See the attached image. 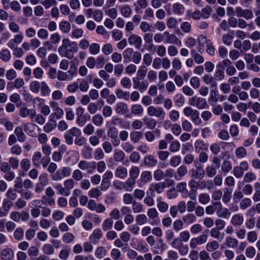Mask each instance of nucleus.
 Segmentation results:
<instances>
[{"mask_svg": "<svg viewBox=\"0 0 260 260\" xmlns=\"http://www.w3.org/2000/svg\"><path fill=\"white\" fill-rule=\"evenodd\" d=\"M147 72V68L145 66H141L139 67L136 77H139L141 78L142 80H144Z\"/></svg>", "mask_w": 260, "mask_h": 260, "instance_id": "obj_52", "label": "nucleus"}, {"mask_svg": "<svg viewBox=\"0 0 260 260\" xmlns=\"http://www.w3.org/2000/svg\"><path fill=\"white\" fill-rule=\"evenodd\" d=\"M190 53L192 57L193 58L194 61L197 63L200 64L204 62V59L203 57L199 53H197L195 50H191Z\"/></svg>", "mask_w": 260, "mask_h": 260, "instance_id": "obj_43", "label": "nucleus"}, {"mask_svg": "<svg viewBox=\"0 0 260 260\" xmlns=\"http://www.w3.org/2000/svg\"><path fill=\"white\" fill-rule=\"evenodd\" d=\"M109 125L110 126V130L117 128H128L129 127V123L128 122L123 121L120 118L115 117L112 118Z\"/></svg>", "mask_w": 260, "mask_h": 260, "instance_id": "obj_7", "label": "nucleus"}, {"mask_svg": "<svg viewBox=\"0 0 260 260\" xmlns=\"http://www.w3.org/2000/svg\"><path fill=\"white\" fill-rule=\"evenodd\" d=\"M116 95L119 99L128 101L129 99L130 93L129 91H124L122 89H118L116 91Z\"/></svg>", "mask_w": 260, "mask_h": 260, "instance_id": "obj_27", "label": "nucleus"}, {"mask_svg": "<svg viewBox=\"0 0 260 260\" xmlns=\"http://www.w3.org/2000/svg\"><path fill=\"white\" fill-rule=\"evenodd\" d=\"M143 111V108L140 104L133 105L131 107V112L135 115H141Z\"/></svg>", "mask_w": 260, "mask_h": 260, "instance_id": "obj_47", "label": "nucleus"}, {"mask_svg": "<svg viewBox=\"0 0 260 260\" xmlns=\"http://www.w3.org/2000/svg\"><path fill=\"white\" fill-rule=\"evenodd\" d=\"M214 206H217V215L219 217H222L225 219H228L231 215L230 210L225 208L222 207V204L219 202L214 203Z\"/></svg>", "mask_w": 260, "mask_h": 260, "instance_id": "obj_10", "label": "nucleus"}, {"mask_svg": "<svg viewBox=\"0 0 260 260\" xmlns=\"http://www.w3.org/2000/svg\"><path fill=\"white\" fill-rule=\"evenodd\" d=\"M185 11V8L183 5L176 3L172 5V12L177 15H181L184 14Z\"/></svg>", "mask_w": 260, "mask_h": 260, "instance_id": "obj_20", "label": "nucleus"}, {"mask_svg": "<svg viewBox=\"0 0 260 260\" xmlns=\"http://www.w3.org/2000/svg\"><path fill=\"white\" fill-rule=\"evenodd\" d=\"M219 100V94L218 91L215 89H212L210 92V98L209 101L210 102L217 103Z\"/></svg>", "mask_w": 260, "mask_h": 260, "instance_id": "obj_58", "label": "nucleus"}, {"mask_svg": "<svg viewBox=\"0 0 260 260\" xmlns=\"http://www.w3.org/2000/svg\"><path fill=\"white\" fill-rule=\"evenodd\" d=\"M42 250L43 252L47 255H51L54 252V248L50 244H45L44 245Z\"/></svg>", "mask_w": 260, "mask_h": 260, "instance_id": "obj_59", "label": "nucleus"}, {"mask_svg": "<svg viewBox=\"0 0 260 260\" xmlns=\"http://www.w3.org/2000/svg\"><path fill=\"white\" fill-rule=\"evenodd\" d=\"M163 36L166 38L165 41L166 43L181 45V41L174 34H170L169 31H165L163 33Z\"/></svg>", "mask_w": 260, "mask_h": 260, "instance_id": "obj_9", "label": "nucleus"}, {"mask_svg": "<svg viewBox=\"0 0 260 260\" xmlns=\"http://www.w3.org/2000/svg\"><path fill=\"white\" fill-rule=\"evenodd\" d=\"M177 20L175 17H171L167 20V26L169 29L176 28L177 26Z\"/></svg>", "mask_w": 260, "mask_h": 260, "instance_id": "obj_48", "label": "nucleus"}, {"mask_svg": "<svg viewBox=\"0 0 260 260\" xmlns=\"http://www.w3.org/2000/svg\"><path fill=\"white\" fill-rule=\"evenodd\" d=\"M187 173V167L184 165L180 166L177 170L176 175H174V178L176 180H180Z\"/></svg>", "mask_w": 260, "mask_h": 260, "instance_id": "obj_19", "label": "nucleus"}, {"mask_svg": "<svg viewBox=\"0 0 260 260\" xmlns=\"http://www.w3.org/2000/svg\"><path fill=\"white\" fill-rule=\"evenodd\" d=\"M41 94L43 96H47L49 95L51 90L47 83L45 81L41 82L40 87Z\"/></svg>", "mask_w": 260, "mask_h": 260, "instance_id": "obj_29", "label": "nucleus"}, {"mask_svg": "<svg viewBox=\"0 0 260 260\" xmlns=\"http://www.w3.org/2000/svg\"><path fill=\"white\" fill-rule=\"evenodd\" d=\"M136 184V180L132 178H128L124 182V186H125V190L127 191H131Z\"/></svg>", "mask_w": 260, "mask_h": 260, "instance_id": "obj_38", "label": "nucleus"}, {"mask_svg": "<svg viewBox=\"0 0 260 260\" xmlns=\"http://www.w3.org/2000/svg\"><path fill=\"white\" fill-rule=\"evenodd\" d=\"M19 114L23 118L29 116L31 118H34L36 115V111L34 109H30L26 107H22L20 109Z\"/></svg>", "mask_w": 260, "mask_h": 260, "instance_id": "obj_17", "label": "nucleus"}, {"mask_svg": "<svg viewBox=\"0 0 260 260\" xmlns=\"http://www.w3.org/2000/svg\"><path fill=\"white\" fill-rule=\"evenodd\" d=\"M147 215L150 219V224L152 225H157L159 223V220L157 219L158 216V213L157 210L154 208H150L147 212Z\"/></svg>", "mask_w": 260, "mask_h": 260, "instance_id": "obj_12", "label": "nucleus"}, {"mask_svg": "<svg viewBox=\"0 0 260 260\" xmlns=\"http://www.w3.org/2000/svg\"><path fill=\"white\" fill-rule=\"evenodd\" d=\"M89 53L92 55H96L100 51V45L98 43H92L89 47Z\"/></svg>", "mask_w": 260, "mask_h": 260, "instance_id": "obj_50", "label": "nucleus"}, {"mask_svg": "<svg viewBox=\"0 0 260 260\" xmlns=\"http://www.w3.org/2000/svg\"><path fill=\"white\" fill-rule=\"evenodd\" d=\"M212 11V8L209 6L206 7L202 9L201 11L202 18L203 19L209 18L211 15Z\"/></svg>", "mask_w": 260, "mask_h": 260, "instance_id": "obj_51", "label": "nucleus"}, {"mask_svg": "<svg viewBox=\"0 0 260 260\" xmlns=\"http://www.w3.org/2000/svg\"><path fill=\"white\" fill-rule=\"evenodd\" d=\"M125 158V154L121 150H115L113 154V159L115 161L123 162Z\"/></svg>", "mask_w": 260, "mask_h": 260, "instance_id": "obj_31", "label": "nucleus"}, {"mask_svg": "<svg viewBox=\"0 0 260 260\" xmlns=\"http://www.w3.org/2000/svg\"><path fill=\"white\" fill-rule=\"evenodd\" d=\"M71 169L69 167H64L61 170H58L56 173L52 176V178L53 180L59 181L63 177H68L71 175Z\"/></svg>", "mask_w": 260, "mask_h": 260, "instance_id": "obj_8", "label": "nucleus"}, {"mask_svg": "<svg viewBox=\"0 0 260 260\" xmlns=\"http://www.w3.org/2000/svg\"><path fill=\"white\" fill-rule=\"evenodd\" d=\"M113 220L111 218L106 219L102 223V229L104 231L110 230L112 228Z\"/></svg>", "mask_w": 260, "mask_h": 260, "instance_id": "obj_41", "label": "nucleus"}, {"mask_svg": "<svg viewBox=\"0 0 260 260\" xmlns=\"http://www.w3.org/2000/svg\"><path fill=\"white\" fill-rule=\"evenodd\" d=\"M78 167L82 170H88L89 173H91L95 168V162H88L86 160H81L78 164Z\"/></svg>", "mask_w": 260, "mask_h": 260, "instance_id": "obj_14", "label": "nucleus"}, {"mask_svg": "<svg viewBox=\"0 0 260 260\" xmlns=\"http://www.w3.org/2000/svg\"><path fill=\"white\" fill-rule=\"evenodd\" d=\"M41 82L40 83L38 81H32L29 86L30 90L35 93H38L39 92Z\"/></svg>", "mask_w": 260, "mask_h": 260, "instance_id": "obj_46", "label": "nucleus"}, {"mask_svg": "<svg viewBox=\"0 0 260 260\" xmlns=\"http://www.w3.org/2000/svg\"><path fill=\"white\" fill-rule=\"evenodd\" d=\"M1 256L3 260H11L14 256V252L12 249L6 248L2 251Z\"/></svg>", "mask_w": 260, "mask_h": 260, "instance_id": "obj_25", "label": "nucleus"}, {"mask_svg": "<svg viewBox=\"0 0 260 260\" xmlns=\"http://www.w3.org/2000/svg\"><path fill=\"white\" fill-rule=\"evenodd\" d=\"M224 68L222 65L216 66V70L214 73V78L216 80L221 81L224 78Z\"/></svg>", "mask_w": 260, "mask_h": 260, "instance_id": "obj_18", "label": "nucleus"}, {"mask_svg": "<svg viewBox=\"0 0 260 260\" xmlns=\"http://www.w3.org/2000/svg\"><path fill=\"white\" fill-rule=\"evenodd\" d=\"M80 135V131H69L64 135V138L67 144L71 145L73 143V137H77Z\"/></svg>", "mask_w": 260, "mask_h": 260, "instance_id": "obj_21", "label": "nucleus"}, {"mask_svg": "<svg viewBox=\"0 0 260 260\" xmlns=\"http://www.w3.org/2000/svg\"><path fill=\"white\" fill-rule=\"evenodd\" d=\"M70 248L67 247L65 249H62L59 253V257L63 260H66L68 258L70 253Z\"/></svg>", "mask_w": 260, "mask_h": 260, "instance_id": "obj_63", "label": "nucleus"}, {"mask_svg": "<svg viewBox=\"0 0 260 260\" xmlns=\"http://www.w3.org/2000/svg\"><path fill=\"white\" fill-rule=\"evenodd\" d=\"M115 111L119 114H124L128 111L127 106L124 103H118L116 105Z\"/></svg>", "mask_w": 260, "mask_h": 260, "instance_id": "obj_28", "label": "nucleus"}, {"mask_svg": "<svg viewBox=\"0 0 260 260\" xmlns=\"http://www.w3.org/2000/svg\"><path fill=\"white\" fill-rule=\"evenodd\" d=\"M120 11L122 15L124 17H129L132 15V10L127 5L123 6L121 8Z\"/></svg>", "mask_w": 260, "mask_h": 260, "instance_id": "obj_49", "label": "nucleus"}, {"mask_svg": "<svg viewBox=\"0 0 260 260\" xmlns=\"http://www.w3.org/2000/svg\"><path fill=\"white\" fill-rule=\"evenodd\" d=\"M140 172V169L138 167L133 166L129 172L130 178L136 180L139 176Z\"/></svg>", "mask_w": 260, "mask_h": 260, "instance_id": "obj_61", "label": "nucleus"}, {"mask_svg": "<svg viewBox=\"0 0 260 260\" xmlns=\"http://www.w3.org/2000/svg\"><path fill=\"white\" fill-rule=\"evenodd\" d=\"M160 135L159 131H148L146 134V138L148 141H152L155 137H159Z\"/></svg>", "mask_w": 260, "mask_h": 260, "instance_id": "obj_53", "label": "nucleus"}, {"mask_svg": "<svg viewBox=\"0 0 260 260\" xmlns=\"http://www.w3.org/2000/svg\"><path fill=\"white\" fill-rule=\"evenodd\" d=\"M128 43L130 45H134L137 49H139L142 43V39L141 37L135 34H132L128 39Z\"/></svg>", "mask_w": 260, "mask_h": 260, "instance_id": "obj_15", "label": "nucleus"}, {"mask_svg": "<svg viewBox=\"0 0 260 260\" xmlns=\"http://www.w3.org/2000/svg\"><path fill=\"white\" fill-rule=\"evenodd\" d=\"M24 236V230L22 228H18L14 233V238L18 241L22 240Z\"/></svg>", "mask_w": 260, "mask_h": 260, "instance_id": "obj_62", "label": "nucleus"}, {"mask_svg": "<svg viewBox=\"0 0 260 260\" xmlns=\"http://www.w3.org/2000/svg\"><path fill=\"white\" fill-rule=\"evenodd\" d=\"M252 204V201L249 198L243 199L240 202V207L242 210H245L250 207Z\"/></svg>", "mask_w": 260, "mask_h": 260, "instance_id": "obj_56", "label": "nucleus"}, {"mask_svg": "<svg viewBox=\"0 0 260 260\" xmlns=\"http://www.w3.org/2000/svg\"><path fill=\"white\" fill-rule=\"evenodd\" d=\"M23 182L22 179L20 177H17L15 181V185L14 186L15 191L20 193L23 190Z\"/></svg>", "mask_w": 260, "mask_h": 260, "instance_id": "obj_40", "label": "nucleus"}, {"mask_svg": "<svg viewBox=\"0 0 260 260\" xmlns=\"http://www.w3.org/2000/svg\"><path fill=\"white\" fill-rule=\"evenodd\" d=\"M198 162H194V165L196 167V169H192L190 171V176L191 178L194 179H201L204 177L205 175V172L204 169L201 166H197Z\"/></svg>", "mask_w": 260, "mask_h": 260, "instance_id": "obj_13", "label": "nucleus"}, {"mask_svg": "<svg viewBox=\"0 0 260 260\" xmlns=\"http://www.w3.org/2000/svg\"><path fill=\"white\" fill-rule=\"evenodd\" d=\"M208 236V234H202L192 238L189 242L190 248L194 249L197 248L198 245L205 243L207 241Z\"/></svg>", "mask_w": 260, "mask_h": 260, "instance_id": "obj_6", "label": "nucleus"}, {"mask_svg": "<svg viewBox=\"0 0 260 260\" xmlns=\"http://www.w3.org/2000/svg\"><path fill=\"white\" fill-rule=\"evenodd\" d=\"M133 87L142 92L147 90L149 84L146 80H142L139 77H134L132 79Z\"/></svg>", "mask_w": 260, "mask_h": 260, "instance_id": "obj_5", "label": "nucleus"}, {"mask_svg": "<svg viewBox=\"0 0 260 260\" xmlns=\"http://www.w3.org/2000/svg\"><path fill=\"white\" fill-rule=\"evenodd\" d=\"M148 114L150 116H155L160 119H163L166 116V113L164 109L160 107L150 106L147 108Z\"/></svg>", "mask_w": 260, "mask_h": 260, "instance_id": "obj_4", "label": "nucleus"}, {"mask_svg": "<svg viewBox=\"0 0 260 260\" xmlns=\"http://www.w3.org/2000/svg\"><path fill=\"white\" fill-rule=\"evenodd\" d=\"M140 28L143 32H150L152 31V26L146 21H142L140 25Z\"/></svg>", "mask_w": 260, "mask_h": 260, "instance_id": "obj_44", "label": "nucleus"}, {"mask_svg": "<svg viewBox=\"0 0 260 260\" xmlns=\"http://www.w3.org/2000/svg\"><path fill=\"white\" fill-rule=\"evenodd\" d=\"M182 219L183 222L185 224H189L193 222L196 220V217L194 214L189 213L184 215Z\"/></svg>", "mask_w": 260, "mask_h": 260, "instance_id": "obj_54", "label": "nucleus"}, {"mask_svg": "<svg viewBox=\"0 0 260 260\" xmlns=\"http://www.w3.org/2000/svg\"><path fill=\"white\" fill-rule=\"evenodd\" d=\"M60 30L64 34L68 33L71 28V24L67 21H62L59 24Z\"/></svg>", "mask_w": 260, "mask_h": 260, "instance_id": "obj_33", "label": "nucleus"}, {"mask_svg": "<svg viewBox=\"0 0 260 260\" xmlns=\"http://www.w3.org/2000/svg\"><path fill=\"white\" fill-rule=\"evenodd\" d=\"M42 154L40 152H35L32 157V162L33 165L36 167H39L41 165V160Z\"/></svg>", "mask_w": 260, "mask_h": 260, "instance_id": "obj_36", "label": "nucleus"}, {"mask_svg": "<svg viewBox=\"0 0 260 260\" xmlns=\"http://www.w3.org/2000/svg\"><path fill=\"white\" fill-rule=\"evenodd\" d=\"M144 164L148 167H154L156 165L157 160L153 155H146L144 158Z\"/></svg>", "mask_w": 260, "mask_h": 260, "instance_id": "obj_26", "label": "nucleus"}, {"mask_svg": "<svg viewBox=\"0 0 260 260\" xmlns=\"http://www.w3.org/2000/svg\"><path fill=\"white\" fill-rule=\"evenodd\" d=\"M226 244L228 247L232 248H235L237 247L239 242L235 239L231 237H228L225 239Z\"/></svg>", "mask_w": 260, "mask_h": 260, "instance_id": "obj_39", "label": "nucleus"}, {"mask_svg": "<svg viewBox=\"0 0 260 260\" xmlns=\"http://www.w3.org/2000/svg\"><path fill=\"white\" fill-rule=\"evenodd\" d=\"M166 187V183L164 182L152 183L149 185L147 193L149 192L152 196H155V192L160 194L164 191Z\"/></svg>", "mask_w": 260, "mask_h": 260, "instance_id": "obj_2", "label": "nucleus"}, {"mask_svg": "<svg viewBox=\"0 0 260 260\" xmlns=\"http://www.w3.org/2000/svg\"><path fill=\"white\" fill-rule=\"evenodd\" d=\"M232 191L233 189L232 188L227 187L224 188V193L222 197L223 202L224 203H227L230 201Z\"/></svg>", "mask_w": 260, "mask_h": 260, "instance_id": "obj_37", "label": "nucleus"}, {"mask_svg": "<svg viewBox=\"0 0 260 260\" xmlns=\"http://www.w3.org/2000/svg\"><path fill=\"white\" fill-rule=\"evenodd\" d=\"M202 80L206 84L210 85L212 87H216L217 86V83L214 77L210 75H205L202 77Z\"/></svg>", "mask_w": 260, "mask_h": 260, "instance_id": "obj_24", "label": "nucleus"}, {"mask_svg": "<svg viewBox=\"0 0 260 260\" xmlns=\"http://www.w3.org/2000/svg\"><path fill=\"white\" fill-rule=\"evenodd\" d=\"M115 175L118 178L124 179L127 175V170L124 167L119 166L115 170Z\"/></svg>", "mask_w": 260, "mask_h": 260, "instance_id": "obj_22", "label": "nucleus"}, {"mask_svg": "<svg viewBox=\"0 0 260 260\" xmlns=\"http://www.w3.org/2000/svg\"><path fill=\"white\" fill-rule=\"evenodd\" d=\"M190 191L188 196L192 200H196L197 195V190L199 188L198 182L194 179H191L188 183Z\"/></svg>", "mask_w": 260, "mask_h": 260, "instance_id": "obj_11", "label": "nucleus"}, {"mask_svg": "<svg viewBox=\"0 0 260 260\" xmlns=\"http://www.w3.org/2000/svg\"><path fill=\"white\" fill-rule=\"evenodd\" d=\"M103 233L100 229H95L89 236V240L93 244H96L99 243V240L102 238Z\"/></svg>", "mask_w": 260, "mask_h": 260, "instance_id": "obj_16", "label": "nucleus"}, {"mask_svg": "<svg viewBox=\"0 0 260 260\" xmlns=\"http://www.w3.org/2000/svg\"><path fill=\"white\" fill-rule=\"evenodd\" d=\"M244 222L243 216L239 214L234 215L232 218L231 222L234 226H240Z\"/></svg>", "mask_w": 260, "mask_h": 260, "instance_id": "obj_23", "label": "nucleus"}, {"mask_svg": "<svg viewBox=\"0 0 260 260\" xmlns=\"http://www.w3.org/2000/svg\"><path fill=\"white\" fill-rule=\"evenodd\" d=\"M177 189L178 190L181 192L185 197L188 196V191L187 189V184L185 182H182L178 183L177 185Z\"/></svg>", "mask_w": 260, "mask_h": 260, "instance_id": "obj_42", "label": "nucleus"}, {"mask_svg": "<svg viewBox=\"0 0 260 260\" xmlns=\"http://www.w3.org/2000/svg\"><path fill=\"white\" fill-rule=\"evenodd\" d=\"M219 247V244L217 241H213L207 243L206 249L208 252H213L217 250Z\"/></svg>", "mask_w": 260, "mask_h": 260, "instance_id": "obj_32", "label": "nucleus"}, {"mask_svg": "<svg viewBox=\"0 0 260 260\" xmlns=\"http://www.w3.org/2000/svg\"><path fill=\"white\" fill-rule=\"evenodd\" d=\"M106 255V251L103 246L98 247L95 251V255L98 258H102Z\"/></svg>", "mask_w": 260, "mask_h": 260, "instance_id": "obj_60", "label": "nucleus"}, {"mask_svg": "<svg viewBox=\"0 0 260 260\" xmlns=\"http://www.w3.org/2000/svg\"><path fill=\"white\" fill-rule=\"evenodd\" d=\"M78 51V44L76 42L71 41L68 38L63 39L62 44L59 47L58 51L60 56L69 59L74 56V52Z\"/></svg>", "mask_w": 260, "mask_h": 260, "instance_id": "obj_1", "label": "nucleus"}, {"mask_svg": "<svg viewBox=\"0 0 260 260\" xmlns=\"http://www.w3.org/2000/svg\"><path fill=\"white\" fill-rule=\"evenodd\" d=\"M132 210L135 213H141L144 211V206L136 201L132 204Z\"/></svg>", "mask_w": 260, "mask_h": 260, "instance_id": "obj_45", "label": "nucleus"}, {"mask_svg": "<svg viewBox=\"0 0 260 260\" xmlns=\"http://www.w3.org/2000/svg\"><path fill=\"white\" fill-rule=\"evenodd\" d=\"M180 28L184 33H190L191 30V24L187 21L183 22L180 24Z\"/></svg>", "mask_w": 260, "mask_h": 260, "instance_id": "obj_57", "label": "nucleus"}, {"mask_svg": "<svg viewBox=\"0 0 260 260\" xmlns=\"http://www.w3.org/2000/svg\"><path fill=\"white\" fill-rule=\"evenodd\" d=\"M141 179L142 182L147 183L152 180V175L150 171H145L141 174Z\"/></svg>", "mask_w": 260, "mask_h": 260, "instance_id": "obj_30", "label": "nucleus"}, {"mask_svg": "<svg viewBox=\"0 0 260 260\" xmlns=\"http://www.w3.org/2000/svg\"><path fill=\"white\" fill-rule=\"evenodd\" d=\"M210 200V196L207 193H201L199 196V201L202 204H207Z\"/></svg>", "mask_w": 260, "mask_h": 260, "instance_id": "obj_64", "label": "nucleus"}, {"mask_svg": "<svg viewBox=\"0 0 260 260\" xmlns=\"http://www.w3.org/2000/svg\"><path fill=\"white\" fill-rule=\"evenodd\" d=\"M147 216L144 214H140L136 216V222L137 225H142L148 222Z\"/></svg>", "mask_w": 260, "mask_h": 260, "instance_id": "obj_35", "label": "nucleus"}, {"mask_svg": "<svg viewBox=\"0 0 260 260\" xmlns=\"http://www.w3.org/2000/svg\"><path fill=\"white\" fill-rule=\"evenodd\" d=\"M49 107L52 108L53 112L50 116V117H55L57 119H60L64 114L63 110L61 108L57 102L51 100L49 102Z\"/></svg>", "mask_w": 260, "mask_h": 260, "instance_id": "obj_3", "label": "nucleus"}, {"mask_svg": "<svg viewBox=\"0 0 260 260\" xmlns=\"http://www.w3.org/2000/svg\"><path fill=\"white\" fill-rule=\"evenodd\" d=\"M11 58L10 51L7 49H3L0 51V58L4 62L9 61Z\"/></svg>", "mask_w": 260, "mask_h": 260, "instance_id": "obj_34", "label": "nucleus"}, {"mask_svg": "<svg viewBox=\"0 0 260 260\" xmlns=\"http://www.w3.org/2000/svg\"><path fill=\"white\" fill-rule=\"evenodd\" d=\"M221 167V170L225 173L229 172L232 169L231 161L228 160H225L222 162Z\"/></svg>", "mask_w": 260, "mask_h": 260, "instance_id": "obj_55", "label": "nucleus"}]
</instances>
